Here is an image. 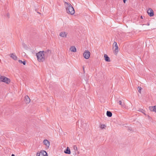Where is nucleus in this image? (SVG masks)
Returning <instances> with one entry per match:
<instances>
[{
	"mask_svg": "<svg viewBox=\"0 0 156 156\" xmlns=\"http://www.w3.org/2000/svg\"><path fill=\"white\" fill-rule=\"evenodd\" d=\"M49 50H48L47 51H40L36 54L37 60L39 62H43L44 60V55L47 52H49Z\"/></svg>",
	"mask_w": 156,
	"mask_h": 156,
	"instance_id": "1",
	"label": "nucleus"
},
{
	"mask_svg": "<svg viewBox=\"0 0 156 156\" xmlns=\"http://www.w3.org/2000/svg\"><path fill=\"white\" fill-rule=\"evenodd\" d=\"M65 5L67 13L70 15H73L75 11L72 5L66 2H65Z\"/></svg>",
	"mask_w": 156,
	"mask_h": 156,
	"instance_id": "2",
	"label": "nucleus"
},
{
	"mask_svg": "<svg viewBox=\"0 0 156 156\" xmlns=\"http://www.w3.org/2000/svg\"><path fill=\"white\" fill-rule=\"evenodd\" d=\"M112 48L115 54H116L118 52V47L116 42L114 41L113 44Z\"/></svg>",
	"mask_w": 156,
	"mask_h": 156,
	"instance_id": "3",
	"label": "nucleus"
},
{
	"mask_svg": "<svg viewBox=\"0 0 156 156\" xmlns=\"http://www.w3.org/2000/svg\"><path fill=\"white\" fill-rule=\"evenodd\" d=\"M90 55V52L88 50H86L83 53V57L86 59H88Z\"/></svg>",
	"mask_w": 156,
	"mask_h": 156,
	"instance_id": "4",
	"label": "nucleus"
},
{
	"mask_svg": "<svg viewBox=\"0 0 156 156\" xmlns=\"http://www.w3.org/2000/svg\"><path fill=\"white\" fill-rule=\"evenodd\" d=\"M36 156H48V154L45 151H41L40 153H37Z\"/></svg>",
	"mask_w": 156,
	"mask_h": 156,
	"instance_id": "5",
	"label": "nucleus"
},
{
	"mask_svg": "<svg viewBox=\"0 0 156 156\" xmlns=\"http://www.w3.org/2000/svg\"><path fill=\"white\" fill-rule=\"evenodd\" d=\"M147 13L150 17L154 15V12L153 10L151 8H149L147 11Z\"/></svg>",
	"mask_w": 156,
	"mask_h": 156,
	"instance_id": "6",
	"label": "nucleus"
},
{
	"mask_svg": "<svg viewBox=\"0 0 156 156\" xmlns=\"http://www.w3.org/2000/svg\"><path fill=\"white\" fill-rule=\"evenodd\" d=\"M1 82H5L7 84H9L10 83V80L9 79L4 76L3 79Z\"/></svg>",
	"mask_w": 156,
	"mask_h": 156,
	"instance_id": "7",
	"label": "nucleus"
},
{
	"mask_svg": "<svg viewBox=\"0 0 156 156\" xmlns=\"http://www.w3.org/2000/svg\"><path fill=\"white\" fill-rule=\"evenodd\" d=\"M1 82H5L7 84H9L10 83V80L9 79L4 76L3 79Z\"/></svg>",
	"mask_w": 156,
	"mask_h": 156,
	"instance_id": "8",
	"label": "nucleus"
},
{
	"mask_svg": "<svg viewBox=\"0 0 156 156\" xmlns=\"http://www.w3.org/2000/svg\"><path fill=\"white\" fill-rule=\"evenodd\" d=\"M67 34L68 33L66 32H62L60 33L59 36L62 37L66 38V37Z\"/></svg>",
	"mask_w": 156,
	"mask_h": 156,
	"instance_id": "9",
	"label": "nucleus"
},
{
	"mask_svg": "<svg viewBox=\"0 0 156 156\" xmlns=\"http://www.w3.org/2000/svg\"><path fill=\"white\" fill-rule=\"evenodd\" d=\"M44 144L46 145L48 148L50 146V142L47 140H44L43 141Z\"/></svg>",
	"mask_w": 156,
	"mask_h": 156,
	"instance_id": "10",
	"label": "nucleus"
},
{
	"mask_svg": "<svg viewBox=\"0 0 156 156\" xmlns=\"http://www.w3.org/2000/svg\"><path fill=\"white\" fill-rule=\"evenodd\" d=\"M24 101L27 104H29L30 102V100L28 96H25Z\"/></svg>",
	"mask_w": 156,
	"mask_h": 156,
	"instance_id": "11",
	"label": "nucleus"
},
{
	"mask_svg": "<svg viewBox=\"0 0 156 156\" xmlns=\"http://www.w3.org/2000/svg\"><path fill=\"white\" fill-rule=\"evenodd\" d=\"M10 56L11 58L15 60H17V57L14 53H12L10 54Z\"/></svg>",
	"mask_w": 156,
	"mask_h": 156,
	"instance_id": "12",
	"label": "nucleus"
},
{
	"mask_svg": "<svg viewBox=\"0 0 156 156\" xmlns=\"http://www.w3.org/2000/svg\"><path fill=\"white\" fill-rule=\"evenodd\" d=\"M149 108V110L151 111L156 112V105L154 106H150Z\"/></svg>",
	"mask_w": 156,
	"mask_h": 156,
	"instance_id": "13",
	"label": "nucleus"
},
{
	"mask_svg": "<svg viewBox=\"0 0 156 156\" xmlns=\"http://www.w3.org/2000/svg\"><path fill=\"white\" fill-rule=\"evenodd\" d=\"M104 57L105 58V60L106 62H109L110 61V58L106 54H105L104 55Z\"/></svg>",
	"mask_w": 156,
	"mask_h": 156,
	"instance_id": "14",
	"label": "nucleus"
},
{
	"mask_svg": "<svg viewBox=\"0 0 156 156\" xmlns=\"http://www.w3.org/2000/svg\"><path fill=\"white\" fill-rule=\"evenodd\" d=\"M69 50L71 51L72 52H76V48L74 46H71Z\"/></svg>",
	"mask_w": 156,
	"mask_h": 156,
	"instance_id": "15",
	"label": "nucleus"
},
{
	"mask_svg": "<svg viewBox=\"0 0 156 156\" xmlns=\"http://www.w3.org/2000/svg\"><path fill=\"white\" fill-rule=\"evenodd\" d=\"M64 152L66 154H70L71 153V151L70 149L68 147L64 151Z\"/></svg>",
	"mask_w": 156,
	"mask_h": 156,
	"instance_id": "16",
	"label": "nucleus"
},
{
	"mask_svg": "<svg viewBox=\"0 0 156 156\" xmlns=\"http://www.w3.org/2000/svg\"><path fill=\"white\" fill-rule=\"evenodd\" d=\"M73 148L74 150V153L73 154L75 155L76 154V151H77V147L76 145H74L73 146Z\"/></svg>",
	"mask_w": 156,
	"mask_h": 156,
	"instance_id": "17",
	"label": "nucleus"
},
{
	"mask_svg": "<svg viewBox=\"0 0 156 156\" xmlns=\"http://www.w3.org/2000/svg\"><path fill=\"white\" fill-rule=\"evenodd\" d=\"M106 115H107L108 117H111L112 116V113L109 111H107V112Z\"/></svg>",
	"mask_w": 156,
	"mask_h": 156,
	"instance_id": "18",
	"label": "nucleus"
},
{
	"mask_svg": "<svg viewBox=\"0 0 156 156\" xmlns=\"http://www.w3.org/2000/svg\"><path fill=\"white\" fill-rule=\"evenodd\" d=\"M18 61L20 63H22L24 65H26V61H24L23 62L21 60H19Z\"/></svg>",
	"mask_w": 156,
	"mask_h": 156,
	"instance_id": "19",
	"label": "nucleus"
},
{
	"mask_svg": "<svg viewBox=\"0 0 156 156\" xmlns=\"http://www.w3.org/2000/svg\"><path fill=\"white\" fill-rule=\"evenodd\" d=\"M119 103L120 105H121L122 106L124 107L125 105V104L124 103H122V101H119Z\"/></svg>",
	"mask_w": 156,
	"mask_h": 156,
	"instance_id": "20",
	"label": "nucleus"
},
{
	"mask_svg": "<svg viewBox=\"0 0 156 156\" xmlns=\"http://www.w3.org/2000/svg\"><path fill=\"white\" fill-rule=\"evenodd\" d=\"M138 92L139 93H141V90L142 89L141 87H138Z\"/></svg>",
	"mask_w": 156,
	"mask_h": 156,
	"instance_id": "21",
	"label": "nucleus"
},
{
	"mask_svg": "<svg viewBox=\"0 0 156 156\" xmlns=\"http://www.w3.org/2000/svg\"><path fill=\"white\" fill-rule=\"evenodd\" d=\"M106 127V126L104 124H101L100 126V127L101 129H103Z\"/></svg>",
	"mask_w": 156,
	"mask_h": 156,
	"instance_id": "22",
	"label": "nucleus"
},
{
	"mask_svg": "<svg viewBox=\"0 0 156 156\" xmlns=\"http://www.w3.org/2000/svg\"><path fill=\"white\" fill-rule=\"evenodd\" d=\"M4 76H1L0 77V82H1L2 80L3 79Z\"/></svg>",
	"mask_w": 156,
	"mask_h": 156,
	"instance_id": "23",
	"label": "nucleus"
},
{
	"mask_svg": "<svg viewBox=\"0 0 156 156\" xmlns=\"http://www.w3.org/2000/svg\"><path fill=\"white\" fill-rule=\"evenodd\" d=\"M140 111L142 112V113H144V115H146L144 113L145 111L143 110V109H141V110H140Z\"/></svg>",
	"mask_w": 156,
	"mask_h": 156,
	"instance_id": "24",
	"label": "nucleus"
},
{
	"mask_svg": "<svg viewBox=\"0 0 156 156\" xmlns=\"http://www.w3.org/2000/svg\"><path fill=\"white\" fill-rule=\"evenodd\" d=\"M7 16L8 18H9V13L7 14Z\"/></svg>",
	"mask_w": 156,
	"mask_h": 156,
	"instance_id": "25",
	"label": "nucleus"
},
{
	"mask_svg": "<svg viewBox=\"0 0 156 156\" xmlns=\"http://www.w3.org/2000/svg\"><path fill=\"white\" fill-rule=\"evenodd\" d=\"M126 0H123V2L124 3H126Z\"/></svg>",
	"mask_w": 156,
	"mask_h": 156,
	"instance_id": "26",
	"label": "nucleus"
},
{
	"mask_svg": "<svg viewBox=\"0 0 156 156\" xmlns=\"http://www.w3.org/2000/svg\"><path fill=\"white\" fill-rule=\"evenodd\" d=\"M11 156H15V155L14 154H12Z\"/></svg>",
	"mask_w": 156,
	"mask_h": 156,
	"instance_id": "27",
	"label": "nucleus"
},
{
	"mask_svg": "<svg viewBox=\"0 0 156 156\" xmlns=\"http://www.w3.org/2000/svg\"><path fill=\"white\" fill-rule=\"evenodd\" d=\"M141 19H143V17H142V16H141Z\"/></svg>",
	"mask_w": 156,
	"mask_h": 156,
	"instance_id": "28",
	"label": "nucleus"
},
{
	"mask_svg": "<svg viewBox=\"0 0 156 156\" xmlns=\"http://www.w3.org/2000/svg\"><path fill=\"white\" fill-rule=\"evenodd\" d=\"M147 25H149V23H148V24H147Z\"/></svg>",
	"mask_w": 156,
	"mask_h": 156,
	"instance_id": "29",
	"label": "nucleus"
},
{
	"mask_svg": "<svg viewBox=\"0 0 156 156\" xmlns=\"http://www.w3.org/2000/svg\"><path fill=\"white\" fill-rule=\"evenodd\" d=\"M142 1H143L144 0H142Z\"/></svg>",
	"mask_w": 156,
	"mask_h": 156,
	"instance_id": "30",
	"label": "nucleus"
}]
</instances>
